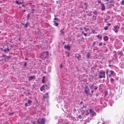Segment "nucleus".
<instances>
[{
	"label": "nucleus",
	"instance_id": "8",
	"mask_svg": "<svg viewBox=\"0 0 124 124\" xmlns=\"http://www.w3.org/2000/svg\"><path fill=\"white\" fill-rule=\"evenodd\" d=\"M64 47L65 49H67V50H70V47L69 44L67 45H65L64 46Z\"/></svg>",
	"mask_w": 124,
	"mask_h": 124
},
{
	"label": "nucleus",
	"instance_id": "34",
	"mask_svg": "<svg viewBox=\"0 0 124 124\" xmlns=\"http://www.w3.org/2000/svg\"><path fill=\"white\" fill-rule=\"evenodd\" d=\"M97 89V87L96 86H95L94 88V90H96Z\"/></svg>",
	"mask_w": 124,
	"mask_h": 124
},
{
	"label": "nucleus",
	"instance_id": "56",
	"mask_svg": "<svg viewBox=\"0 0 124 124\" xmlns=\"http://www.w3.org/2000/svg\"><path fill=\"white\" fill-rule=\"evenodd\" d=\"M87 122H88V123H89L90 122V120H87Z\"/></svg>",
	"mask_w": 124,
	"mask_h": 124
},
{
	"label": "nucleus",
	"instance_id": "58",
	"mask_svg": "<svg viewBox=\"0 0 124 124\" xmlns=\"http://www.w3.org/2000/svg\"><path fill=\"white\" fill-rule=\"evenodd\" d=\"M95 43H96V42H93V44H95Z\"/></svg>",
	"mask_w": 124,
	"mask_h": 124
},
{
	"label": "nucleus",
	"instance_id": "46",
	"mask_svg": "<svg viewBox=\"0 0 124 124\" xmlns=\"http://www.w3.org/2000/svg\"><path fill=\"white\" fill-rule=\"evenodd\" d=\"M24 3V2L23 1H22V2H20V4H23Z\"/></svg>",
	"mask_w": 124,
	"mask_h": 124
},
{
	"label": "nucleus",
	"instance_id": "5",
	"mask_svg": "<svg viewBox=\"0 0 124 124\" xmlns=\"http://www.w3.org/2000/svg\"><path fill=\"white\" fill-rule=\"evenodd\" d=\"M89 110L90 113L93 116H95L96 115V113L92 109H89Z\"/></svg>",
	"mask_w": 124,
	"mask_h": 124
},
{
	"label": "nucleus",
	"instance_id": "57",
	"mask_svg": "<svg viewBox=\"0 0 124 124\" xmlns=\"http://www.w3.org/2000/svg\"><path fill=\"white\" fill-rule=\"evenodd\" d=\"M80 30L81 31L82 30V28H81Z\"/></svg>",
	"mask_w": 124,
	"mask_h": 124
},
{
	"label": "nucleus",
	"instance_id": "19",
	"mask_svg": "<svg viewBox=\"0 0 124 124\" xmlns=\"http://www.w3.org/2000/svg\"><path fill=\"white\" fill-rule=\"evenodd\" d=\"M110 82L111 83L113 84L114 82V80L113 78H111L110 79Z\"/></svg>",
	"mask_w": 124,
	"mask_h": 124
},
{
	"label": "nucleus",
	"instance_id": "49",
	"mask_svg": "<svg viewBox=\"0 0 124 124\" xmlns=\"http://www.w3.org/2000/svg\"><path fill=\"white\" fill-rule=\"evenodd\" d=\"M57 19H58V18H54V20H57Z\"/></svg>",
	"mask_w": 124,
	"mask_h": 124
},
{
	"label": "nucleus",
	"instance_id": "29",
	"mask_svg": "<svg viewBox=\"0 0 124 124\" xmlns=\"http://www.w3.org/2000/svg\"><path fill=\"white\" fill-rule=\"evenodd\" d=\"M30 16V15H29V14H28L27 15V20H29V17Z\"/></svg>",
	"mask_w": 124,
	"mask_h": 124
},
{
	"label": "nucleus",
	"instance_id": "14",
	"mask_svg": "<svg viewBox=\"0 0 124 124\" xmlns=\"http://www.w3.org/2000/svg\"><path fill=\"white\" fill-rule=\"evenodd\" d=\"M93 13L94 15H96L97 16V11H96V10H95L94 11H93Z\"/></svg>",
	"mask_w": 124,
	"mask_h": 124
},
{
	"label": "nucleus",
	"instance_id": "2",
	"mask_svg": "<svg viewBox=\"0 0 124 124\" xmlns=\"http://www.w3.org/2000/svg\"><path fill=\"white\" fill-rule=\"evenodd\" d=\"M106 1L108 2L106 3V4H108L109 3H110L108 7L110 8L112 6H114V0H106Z\"/></svg>",
	"mask_w": 124,
	"mask_h": 124
},
{
	"label": "nucleus",
	"instance_id": "60",
	"mask_svg": "<svg viewBox=\"0 0 124 124\" xmlns=\"http://www.w3.org/2000/svg\"><path fill=\"white\" fill-rule=\"evenodd\" d=\"M103 45H106V44L105 43H104L103 44Z\"/></svg>",
	"mask_w": 124,
	"mask_h": 124
},
{
	"label": "nucleus",
	"instance_id": "30",
	"mask_svg": "<svg viewBox=\"0 0 124 124\" xmlns=\"http://www.w3.org/2000/svg\"><path fill=\"white\" fill-rule=\"evenodd\" d=\"M106 73L107 74L108 73V72L109 71V70L108 69H107L106 70Z\"/></svg>",
	"mask_w": 124,
	"mask_h": 124
},
{
	"label": "nucleus",
	"instance_id": "41",
	"mask_svg": "<svg viewBox=\"0 0 124 124\" xmlns=\"http://www.w3.org/2000/svg\"><path fill=\"white\" fill-rule=\"evenodd\" d=\"M91 89H93V85L92 86L90 87Z\"/></svg>",
	"mask_w": 124,
	"mask_h": 124
},
{
	"label": "nucleus",
	"instance_id": "40",
	"mask_svg": "<svg viewBox=\"0 0 124 124\" xmlns=\"http://www.w3.org/2000/svg\"><path fill=\"white\" fill-rule=\"evenodd\" d=\"M44 77H44V76H43V79H42V82H43V83H44Z\"/></svg>",
	"mask_w": 124,
	"mask_h": 124
},
{
	"label": "nucleus",
	"instance_id": "12",
	"mask_svg": "<svg viewBox=\"0 0 124 124\" xmlns=\"http://www.w3.org/2000/svg\"><path fill=\"white\" fill-rule=\"evenodd\" d=\"M9 49L8 48H7L6 49H4V51L5 53L9 52Z\"/></svg>",
	"mask_w": 124,
	"mask_h": 124
},
{
	"label": "nucleus",
	"instance_id": "6",
	"mask_svg": "<svg viewBox=\"0 0 124 124\" xmlns=\"http://www.w3.org/2000/svg\"><path fill=\"white\" fill-rule=\"evenodd\" d=\"M82 6V8H83L84 9H86L87 8L88 6L86 3H84Z\"/></svg>",
	"mask_w": 124,
	"mask_h": 124
},
{
	"label": "nucleus",
	"instance_id": "16",
	"mask_svg": "<svg viewBox=\"0 0 124 124\" xmlns=\"http://www.w3.org/2000/svg\"><path fill=\"white\" fill-rule=\"evenodd\" d=\"M2 57L5 58V59H6V58L8 59L9 58L8 56L4 54L2 55Z\"/></svg>",
	"mask_w": 124,
	"mask_h": 124
},
{
	"label": "nucleus",
	"instance_id": "50",
	"mask_svg": "<svg viewBox=\"0 0 124 124\" xmlns=\"http://www.w3.org/2000/svg\"><path fill=\"white\" fill-rule=\"evenodd\" d=\"M22 6L23 7H25V5H24V4H23V5H22Z\"/></svg>",
	"mask_w": 124,
	"mask_h": 124
},
{
	"label": "nucleus",
	"instance_id": "31",
	"mask_svg": "<svg viewBox=\"0 0 124 124\" xmlns=\"http://www.w3.org/2000/svg\"><path fill=\"white\" fill-rule=\"evenodd\" d=\"M61 32L62 34L63 35L64 34V32L62 30L61 31Z\"/></svg>",
	"mask_w": 124,
	"mask_h": 124
},
{
	"label": "nucleus",
	"instance_id": "15",
	"mask_svg": "<svg viewBox=\"0 0 124 124\" xmlns=\"http://www.w3.org/2000/svg\"><path fill=\"white\" fill-rule=\"evenodd\" d=\"M92 19L93 21L96 20V17L95 16H93L92 17Z\"/></svg>",
	"mask_w": 124,
	"mask_h": 124
},
{
	"label": "nucleus",
	"instance_id": "59",
	"mask_svg": "<svg viewBox=\"0 0 124 124\" xmlns=\"http://www.w3.org/2000/svg\"><path fill=\"white\" fill-rule=\"evenodd\" d=\"M62 67V64H61L60 65V67Z\"/></svg>",
	"mask_w": 124,
	"mask_h": 124
},
{
	"label": "nucleus",
	"instance_id": "48",
	"mask_svg": "<svg viewBox=\"0 0 124 124\" xmlns=\"http://www.w3.org/2000/svg\"><path fill=\"white\" fill-rule=\"evenodd\" d=\"M43 88H42L41 87H40V89L41 91H42L43 90Z\"/></svg>",
	"mask_w": 124,
	"mask_h": 124
},
{
	"label": "nucleus",
	"instance_id": "3",
	"mask_svg": "<svg viewBox=\"0 0 124 124\" xmlns=\"http://www.w3.org/2000/svg\"><path fill=\"white\" fill-rule=\"evenodd\" d=\"M45 120L44 118L39 119L37 120V123L40 124H44Z\"/></svg>",
	"mask_w": 124,
	"mask_h": 124
},
{
	"label": "nucleus",
	"instance_id": "17",
	"mask_svg": "<svg viewBox=\"0 0 124 124\" xmlns=\"http://www.w3.org/2000/svg\"><path fill=\"white\" fill-rule=\"evenodd\" d=\"M97 37H98L99 39H102V36L101 35H98L97 36H96Z\"/></svg>",
	"mask_w": 124,
	"mask_h": 124
},
{
	"label": "nucleus",
	"instance_id": "55",
	"mask_svg": "<svg viewBox=\"0 0 124 124\" xmlns=\"http://www.w3.org/2000/svg\"><path fill=\"white\" fill-rule=\"evenodd\" d=\"M108 24L109 25H111V24L110 23H108Z\"/></svg>",
	"mask_w": 124,
	"mask_h": 124
},
{
	"label": "nucleus",
	"instance_id": "1",
	"mask_svg": "<svg viewBox=\"0 0 124 124\" xmlns=\"http://www.w3.org/2000/svg\"><path fill=\"white\" fill-rule=\"evenodd\" d=\"M105 72L102 70L98 72V78H105Z\"/></svg>",
	"mask_w": 124,
	"mask_h": 124
},
{
	"label": "nucleus",
	"instance_id": "4",
	"mask_svg": "<svg viewBox=\"0 0 124 124\" xmlns=\"http://www.w3.org/2000/svg\"><path fill=\"white\" fill-rule=\"evenodd\" d=\"M119 28V27L118 25L114 26L113 30L116 32L117 33L118 31V29Z\"/></svg>",
	"mask_w": 124,
	"mask_h": 124
},
{
	"label": "nucleus",
	"instance_id": "37",
	"mask_svg": "<svg viewBox=\"0 0 124 124\" xmlns=\"http://www.w3.org/2000/svg\"><path fill=\"white\" fill-rule=\"evenodd\" d=\"M84 35L85 37H86L87 36V34L86 33H84Z\"/></svg>",
	"mask_w": 124,
	"mask_h": 124
},
{
	"label": "nucleus",
	"instance_id": "27",
	"mask_svg": "<svg viewBox=\"0 0 124 124\" xmlns=\"http://www.w3.org/2000/svg\"><path fill=\"white\" fill-rule=\"evenodd\" d=\"M121 4L122 5H124V0H123L122 1Z\"/></svg>",
	"mask_w": 124,
	"mask_h": 124
},
{
	"label": "nucleus",
	"instance_id": "21",
	"mask_svg": "<svg viewBox=\"0 0 124 124\" xmlns=\"http://www.w3.org/2000/svg\"><path fill=\"white\" fill-rule=\"evenodd\" d=\"M28 22H27V23L24 25L25 27H28Z\"/></svg>",
	"mask_w": 124,
	"mask_h": 124
},
{
	"label": "nucleus",
	"instance_id": "51",
	"mask_svg": "<svg viewBox=\"0 0 124 124\" xmlns=\"http://www.w3.org/2000/svg\"><path fill=\"white\" fill-rule=\"evenodd\" d=\"M44 85H43L42 86V87H41L43 88V89H44Z\"/></svg>",
	"mask_w": 124,
	"mask_h": 124
},
{
	"label": "nucleus",
	"instance_id": "32",
	"mask_svg": "<svg viewBox=\"0 0 124 124\" xmlns=\"http://www.w3.org/2000/svg\"><path fill=\"white\" fill-rule=\"evenodd\" d=\"M97 2L101 4V1L100 0H98L97 1Z\"/></svg>",
	"mask_w": 124,
	"mask_h": 124
},
{
	"label": "nucleus",
	"instance_id": "28",
	"mask_svg": "<svg viewBox=\"0 0 124 124\" xmlns=\"http://www.w3.org/2000/svg\"><path fill=\"white\" fill-rule=\"evenodd\" d=\"M16 3L18 5H20V2H19L18 0H16Z\"/></svg>",
	"mask_w": 124,
	"mask_h": 124
},
{
	"label": "nucleus",
	"instance_id": "62",
	"mask_svg": "<svg viewBox=\"0 0 124 124\" xmlns=\"http://www.w3.org/2000/svg\"><path fill=\"white\" fill-rule=\"evenodd\" d=\"M25 11H25V10H23V12H25Z\"/></svg>",
	"mask_w": 124,
	"mask_h": 124
},
{
	"label": "nucleus",
	"instance_id": "43",
	"mask_svg": "<svg viewBox=\"0 0 124 124\" xmlns=\"http://www.w3.org/2000/svg\"><path fill=\"white\" fill-rule=\"evenodd\" d=\"M102 43H100L99 45V46H101Z\"/></svg>",
	"mask_w": 124,
	"mask_h": 124
},
{
	"label": "nucleus",
	"instance_id": "7",
	"mask_svg": "<svg viewBox=\"0 0 124 124\" xmlns=\"http://www.w3.org/2000/svg\"><path fill=\"white\" fill-rule=\"evenodd\" d=\"M101 10L102 11H104L105 8L104 4L101 3Z\"/></svg>",
	"mask_w": 124,
	"mask_h": 124
},
{
	"label": "nucleus",
	"instance_id": "11",
	"mask_svg": "<svg viewBox=\"0 0 124 124\" xmlns=\"http://www.w3.org/2000/svg\"><path fill=\"white\" fill-rule=\"evenodd\" d=\"M35 78V76H31L29 77V81H31L32 79H33Z\"/></svg>",
	"mask_w": 124,
	"mask_h": 124
},
{
	"label": "nucleus",
	"instance_id": "38",
	"mask_svg": "<svg viewBox=\"0 0 124 124\" xmlns=\"http://www.w3.org/2000/svg\"><path fill=\"white\" fill-rule=\"evenodd\" d=\"M46 98L45 95H44L43 96V99H45Z\"/></svg>",
	"mask_w": 124,
	"mask_h": 124
},
{
	"label": "nucleus",
	"instance_id": "13",
	"mask_svg": "<svg viewBox=\"0 0 124 124\" xmlns=\"http://www.w3.org/2000/svg\"><path fill=\"white\" fill-rule=\"evenodd\" d=\"M108 38L107 36H105L103 38V39L105 41H107L108 40Z\"/></svg>",
	"mask_w": 124,
	"mask_h": 124
},
{
	"label": "nucleus",
	"instance_id": "64",
	"mask_svg": "<svg viewBox=\"0 0 124 124\" xmlns=\"http://www.w3.org/2000/svg\"><path fill=\"white\" fill-rule=\"evenodd\" d=\"M78 55L79 56V57H80V55H79L78 54Z\"/></svg>",
	"mask_w": 124,
	"mask_h": 124
},
{
	"label": "nucleus",
	"instance_id": "9",
	"mask_svg": "<svg viewBox=\"0 0 124 124\" xmlns=\"http://www.w3.org/2000/svg\"><path fill=\"white\" fill-rule=\"evenodd\" d=\"M85 94L88 95L89 94V89L87 88H85Z\"/></svg>",
	"mask_w": 124,
	"mask_h": 124
},
{
	"label": "nucleus",
	"instance_id": "45",
	"mask_svg": "<svg viewBox=\"0 0 124 124\" xmlns=\"http://www.w3.org/2000/svg\"><path fill=\"white\" fill-rule=\"evenodd\" d=\"M25 105L26 106H28V104L27 103H25Z\"/></svg>",
	"mask_w": 124,
	"mask_h": 124
},
{
	"label": "nucleus",
	"instance_id": "33",
	"mask_svg": "<svg viewBox=\"0 0 124 124\" xmlns=\"http://www.w3.org/2000/svg\"><path fill=\"white\" fill-rule=\"evenodd\" d=\"M94 68H94V67H92L91 68V70H91V71H93V70H93V69H94Z\"/></svg>",
	"mask_w": 124,
	"mask_h": 124
},
{
	"label": "nucleus",
	"instance_id": "39",
	"mask_svg": "<svg viewBox=\"0 0 124 124\" xmlns=\"http://www.w3.org/2000/svg\"><path fill=\"white\" fill-rule=\"evenodd\" d=\"M14 113H10L9 114V115L11 116H12V115H13L14 114Z\"/></svg>",
	"mask_w": 124,
	"mask_h": 124
},
{
	"label": "nucleus",
	"instance_id": "52",
	"mask_svg": "<svg viewBox=\"0 0 124 124\" xmlns=\"http://www.w3.org/2000/svg\"><path fill=\"white\" fill-rule=\"evenodd\" d=\"M69 53H68V55H67V57H69Z\"/></svg>",
	"mask_w": 124,
	"mask_h": 124
},
{
	"label": "nucleus",
	"instance_id": "22",
	"mask_svg": "<svg viewBox=\"0 0 124 124\" xmlns=\"http://www.w3.org/2000/svg\"><path fill=\"white\" fill-rule=\"evenodd\" d=\"M90 53H87L86 55V57L89 58L90 57Z\"/></svg>",
	"mask_w": 124,
	"mask_h": 124
},
{
	"label": "nucleus",
	"instance_id": "23",
	"mask_svg": "<svg viewBox=\"0 0 124 124\" xmlns=\"http://www.w3.org/2000/svg\"><path fill=\"white\" fill-rule=\"evenodd\" d=\"M44 95H45L46 97V98H48V93H46Z\"/></svg>",
	"mask_w": 124,
	"mask_h": 124
},
{
	"label": "nucleus",
	"instance_id": "63",
	"mask_svg": "<svg viewBox=\"0 0 124 124\" xmlns=\"http://www.w3.org/2000/svg\"><path fill=\"white\" fill-rule=\"evenodd\" d=\"M93 91H91V93H93Z\"/></svg>",
	"mask_w": 124,
	"mask_h": 124
},
{
	"label": "nucleus",
	"instance_id": "54",
	"mask_svg": "<svg viewBox=\"0 0 124 124\" xmlns=\"http://www.w3.org/2000/svg\"><path fill=\"white\" fill-rule=\"evenodd\" d=\"M32 123L33 124H35V122H32Z\"/></svg>",
	"mask_w": 124,
	"mask_h": 124
},
{
	"label": "nucleus",
	"instance_id": "53",
	"mask_svg": "<svg viewBox=\"0 0 124 124\" xmlns=\"http://www.w3.org/2000/svg\"><path fill=\"white\" fill-rule=\"evenodd\" d=\"M111 75V74H109V75L108 76L109 77H111V75Z\"/></svg>",
	"mask_w": 124,
	"mask_h": 124
},
{
	"label": "nucleus",
	"instance_id": "26",
	"mask_svg": "<svg viewBox=\"0 0 124 124\" xmlns=\"http://www.w3.org/2000/svg\"><path fill=\"white\" fill-rule=\"evenodd\" d=\"M108 26H106V27H104V29L105 30H107L108 29Z\"/></svg>",
	"mask_w": 124,
	"mask_h": 124
},
{
	"label": "nucleus",
	"instance_id": "24",
	"mask_svg": "<svg viewBox=\"0 0 124 124\" xmlns=\"http://www.w3.org/2000/svg\"><path fill=\"white\" fill-rule=\"evenodd\" d=\"M27 101L29 104H30L32 102L30 100H28Z\"/></svg>",
	"mask_w": 124,
	"mask_h": 124
},
{
	"label": "nucleus",
	"instance_id": "10",
	"mask_svg": "<svg viewBox=\"0 0 124 124\" xmlns=\"http://www.w3.org/2000/svg\"><path fill=\"white\" fill-rule=\"evenodd\" d=\"M117 53L120 56L123 55L122 52V51H118L117 52Z\"/></svg>",
	"mask_w": 124,
	"mask_h": 124
},
{
	"label": "nucleus",
	"instance_id": "36",
	"mask_svg": "<svg viewBox=\"0 0 124 124\" xmlns=\"http://www.w3.org/2000/svg\"><path fill=\"white\" fill-rule=\"evenodd\" d=\"M83 104V101H81V102H80V105H81L82 104V105Z\"/></svg>",
	"mask_w": 124,
	"mask_h": 124
},
{
	"label": "nucleus",
	"instance_id": "47",
	"mask_svg": "<svg viewBox=\"0 0 124 124\" xmlns=\"http://www.w3.org/2000/svg\"><path fill=\"white\" fill-rule=\"evenodd\" d=\"M85 122L84 123V124H86V123L87 122V120H85Z\"/></svg>",
	"mask_w": 124,
	"mask_h": 124
},
{
	"label": "nucleus",
	"instance_id": "44",
	"mask_svg": "<svg viewBox=\"0 0 124 124\" xmlns=\"http://www.w3.org/2000/svg\"><path fill=\"white\" fill-rule=\"evenodd\" d=\"M80 32H81L82 34H83L84 33V31H81Z\"/></svg>",
	"mask_w": 124,
	"mask_h": 124
},
{
	"label": "nucleus",
	"instance_id": "42",
	"mask_svg": "<svg viewBox=\"0 0 124 124\" xmlns=\"http://www.w3.org/2000/svg\"><path fill=\"white\" fill-rule=\"evenodd\" d=\"M27 64V63L26 62H25L24 64V66H26Z\"/></svg>",
	"mask_w": 124,
	"mask_h": 124
},
{
	"label": "nucleus",
	"instance_id": "61",
	"mask_svg": "<svg viewBox=\"0 0 124 124\" xmlns=\"http://www.w3.org/2000/svg\"><path fill=\"white\" fill-rule=\"evenodd\" d=\"M74 110L75 111H76V109H75V108H74Z\"/></svg>",
	"mask_w": 124,
	"mask_h": 124
},
{
	"label": "nucleus",
	"instance_id": "35",
	"mask_svg": "<svg viewBox=\"0 0 124 124\" xmlns=\"http://www.w3.org/2000/svg\"><path fill=\"white\" fill-rule=\"evenodd\" d=\"M78 117L79 118H82V116L81 115H79L78 116Z\"/></svg>",
	"mask_w": 124,
	"mask_h": 124
},
{
	"label": "nucleus",
	"instance_id": "25",
	"mask_svg": "<svg viewBox=\"0 0 124 124\" xmlns=\"http://www.w3.org/2000/svg\"><path fill=\"white\" fill-rule=\"evenodd\" d=\"M110 72L111 74V75L113 74L114 73V71L112 70H110Z\"/></svg>",
	"mask_w": 124,
	"mask_h": 124
},
{
	"label": "nucleus",
	"instance_id": "18",
	"mask_svg": "<svg viewBox=\"0 0 124 124\" xmlns=\"http://www.w3.org/2000/svg\"><path fill=\"white\" fill-rule=\"evenodd\" d=\"M54 25H55V26H58V23H57L55 20H54Z\"/></svg>",
	"mask_w": 124,
	"mask_h": 124
},
{
	"label": "nucleus",
	"instance_id": "20",
	"mask_svg": "<svg viewBox=\"0 0 124 124\" xmlns=\"http://www.w3.org/2000/svg\"><path fill=\"white\" fill-rule=\"evenodd\" d=\"M79 105L80 106V108H83L84 107H85V106L83 104L82 105L79 104Z\"/></svg>",
	"mask_w": 124,
	"mask_h": 124
}]
</instances>
